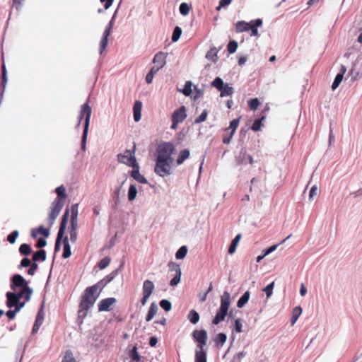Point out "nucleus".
<instances>
[{"label":"nucleus","mask_w":362,"mask_h":362,"mask_svg":"<svg viewBox=\"0 0 362 362\" xmlns=\"http://www.w3.org/2000/svg\"><path fill=\"white\" fill-rule=\"evenodd\" d=\"M175 148L173 143L163 141L160 143L156 150L155 173L164 177L171 173V168L174 164L173 155Z\"/></svg>","instance_id":"f257e3e1"},{"label":"nucleus","mask_w":362,"mask_h":362,"mask_svg":"<svg viewBox=\"0 0 362 362\" xmlns=\"http://www.w3.org/2000/svg\"><path fill=\"white\" fill-rule=\"evenodd\" d=\"M192 337L198 342L195 349L194 362H207V354L204 349L207 340L206 331L196 329L193 332Z\"/></svg>","instance_id":"f03ea898"},{"label":"nucleus","mask_w":362,"mask_h":362,"mask_svg":"<svg viewBox=\"0 0 362 362\" xmlns=\"http://www.w3.org/2000/svg\"><path fill=\"white\" fill-rule=\"evenodd\" d=\"M230 304V296L227 291H225L221 296V306L219 310L216 314V316L212 320L214 325H218L221 322L225 320L228 315V309Z\"/></svg>","instance_id":"7ed1b4c3"},{"label":"nucleus","mask_w":362,"mask_h":362,"mask_svg":"<svg viewBox=\"0 0 362 362\" xmlns=\"http://www.w3.org/2000/svg\"><path fill=\"white\" fill-rule=\"evenodd\" d=\"M98 290L97 286H91L86 290L83 299L81 303V310H88L94 304L98 296Z\"/></svg>","instance_id":"20e7f679"},{"label":"nucleus","mask_w":362,"mask_h":362,"mask_svg":"<svg viewBox=\"0 0 362 362\" xmlns=\"http://www.w3.org/2000/svg\"><path fill=\"white\" fill-rule=\"evenodd\" d=\"M11 288L13 291H16V289L26 291V300H30L33 290L28 286L27 281L21 275L16 274L13 276Z\"/></svg>","instance_id":"39448f33"},{"label":"nucleus","mask_w":362,"mask_h":362,"mask_svg":"<svg viewBox=\"0 0 362 362\" xmlns=\"http://www.w3.org/2000/svg\"><path fill=\"white\" fill-rule=\"evenodd\" d=\"M136 146H133L132 150H126L117 156L118 161L127 166L134 168L136 165V158L134 156V149Z\"/></svg>","instance_id":"423d86ee"},{"label":"nucleus","mask_w":362,"mask_h":362,"mask_svg":"<svg viewBox=\"0 0 362 362\" xmlns=\"http://www.w3.org/2000/svg\"><path fill=\"white\" fill-rule=\"evenodd\" d=\"M187 117L186 108L185 106H181L180 108L175 110L171 116L172 124L170 128L176 130L177 124L182 122Z\"/></svg>","instance_id":"0eeeda50"},{"label":"nucleus","mask_w":362,"mask_h":362,"mask_svg":"<svg viewBox=\"0 0 362 362\" xmlns=\"http://www.w3.org/2000/svg\"><path fill=\"white\" fill-rule=\"evenodd\" d=\"M240 117L236 119H233L230 122V126L228 128H226L224 130V134L223 135V142L225 144H228L235 134L237 128L238 127L240 123Z\"/></svg>","instance_id":"6e6552de"},{"label":"nucleus","mask_w":362,"mask_h":362,"mask_svg":"<svg viewBox=\"0 0 362 362\" xmlns=\"http://www.w3.org/2000/svg\"><path fill=\"white\" fill-rule=\"evenodd\" d=\"M64 204V200L57 197L52 204L51 212L49 217V224L52 226L59 214L60 213Z\"/></svg>","instance_id":"1a4fd4ad"},{"label":"nucleus","mask_w":362,"mask_h":362,"mask_svg":"<svg viewBox=\"0 0 362 362\" xmlns=\"http://www.w3.org/2000/svg\"><path fill=\"white\" fill-rule=\"evenodd\" d=\"M166 57L167 54L163 52H159L155 54L153 59V66L151 69H155L156 71H158L160 69H162L166 64Z\"/></svg>","instance_id":"9d476101"},{"label":"nucleus","mask_w":362,"mask_h":362,"mask_svg":"<svg viewBox=\"0 0 362 362\" xmlns=\"http://www.w3.org/2000/svg\"><path fill=\"white\" fill-rule=\"evenodd\" d=\"M168 267L171 272H175V276L170 280V285L172 286H175L178 284L180 281L181 277V269L178 264L175 262H170L168 264Z\"/></svg>","instance_id":"9b49d317"},{"label":"nucleus","mask_w":362,"mask_h":362,"mask_svg":"<svg viewBox=\"0 0 362 362\" xmlns=\"http://www.w3.org/2000/svg\"><path fill=\"white\" fill-rule=\"evenodd\" d=\"M91 112H92L91 107L87 103L83 104L82 105L81 112L79 115L78 124H80L81 119L83 117H85L84 129H88Z\"/></svg>","instance_id":"f8f14e48"},{"label":"nucleus","mask_w":362,"mask_h":362,"mask_svg":"<svg viewBox=\"0 0 362 362\" xmlns=\"http://www.w3.org/2000/svg\"><path fill=\"white\" fill-rule=\"evenodd\" d=\"M154 289L153 283L151 281L146 280L144 283L143 286V298L141 300L142 305H145L148 298L151 295Z\"/></svg>","instance_id":"ddd939ff"},{"label":"nucleus","mask_w":362,"mask_h":362,"mask_svg":"<svg viewBox=\"0 0 362 362\" xmlns=\"http://www.w3.org/2000/svg\"><path fill=\"white\" fill-rule=\"evenodd\" d=\"M113 19H114V17L112 18V21L110 22L109 25L107 26L106 29L105 30V31L103 33V39H102V40L100 42V54H102L103 52V51L105 49V48L107 47L108 37L110 34V30L112 27Z\"/></svg>","instance_id":"4468645a"},{"label":"nucleus","mask_w":362,"mask_h":362,"mask_svg":"<svg viewBox=\"0 0 362 362\" xmlns=\"http://www.w3.org/2000/svg\"><path fill=\"white\" fill-rule=\"evenodd\" d=\"M236 163L237 165H246L247 163L250 164H253L254 160L252 156L247 153L245 151H240L239 155L236 157Z\"/></svg>","instance_id":"2eb2a0df"},{"label":"nucleus","mask_w":362,"mask_h":362,"mask_svg":"<svg viewBox=\"0 0 362 362\" xmlns=\"http://www.w3.org/2000/svg\"><path fill=\"white\" fill-rule=\"evenodd\" d=\"M117 302L115 298H107L102 300L99 303L100 311H110L112 305Z\"/></svg>","instance_id":"dca6fc26"},{"label":"nucleus","mask_w":362,"mask_h":362,"mask_svg":"<svg viewBox=\"0 0 362 362\" xmlns=\"http://www.w3.org/2000/svg\"><path fill=\"white\" fill-rule=\"evenodd\" d=\"M68 216H69V211L67 210L64 216H63V219H62V223H61V226H60V228H59V233H58V235H57V241H56V250L58 249L59 247V243H60V240L64 233V231H65V228H66V223H67V221H68Z\"/></svg>","instance_id":"f3484780"},{"label":"nucleus","mask_w":362,"mask_h":362,"mask_svg":"<svg viewBox=\"0 0 362 362\" xmlns=\"http://www.w3.org/2000/svg\"><path fill=\"white\" fill-rule=\"evenodd\" d=\"M262 19H257L255 21H252L250 22V30H251V36H258V30L257 27L261 26L262 25Z\"/></svg>","instance_id":"a211bd4d"},{"label":"nucleus","mask_w":362,"mask_h":362,"mask_svg":"<svg viewBox=\"0 0 362 362\" xmlns=\"http://www.w3.org/2000/svg\"><path fill=\"white\" fill-rule=\"evenodd\" d=\"M6 298V305L8 308H13L14 306H16L19 302L16 295H14L12 292H7Z\"/></svg>","instance_id":"6ab92c4d"},{"label":"nucleus","mask_w":362,"mask_h":362,"mask_svg":"<svg viewBox=\"0 0 362 362\" xmlns=\"http://www.w3.org/2000/svg\"><path fill=\"white\" fill-rule=\"evenodd\" d=\"M250 23H246L245 21H238L235 24V30L237 33H243L248 31L250 30Z\"/></svg>","instance_id":"aec40b11"},{"label":"nucleus","mask_w":362,"mask_h":362,"mask_svg":"<svg viewBox=\"0 0 362 362\" xmlns=\"http://www.w3.org/2000/svg\"><path fill=\"white\" fill-rule=\"evenodd\" d=\"M189 151L188 149L181 151L176 160L177 164L181 165L187 158H189Z\"/></svg>","instance_id":"412c9836"},{"label":"nucleus","mask_w":362,"mask_h":362,"mask_svg":"<svg viewBox=\"0 0 362 362\" xmlns=\"http://www.w3.org/2000/svg\"><path fill=\"white\" fill-rule=\"evenodd\" d=\"M63 257L66 259L71 255V247L69 243L68 238L66 237L64 240V248H63Z\"/></svg>","instance_id":"4be33fe9"},{"label":"nucleus","mask_w":362,"mask_h":362,"mask_svg":"<svg viewBox=\"0 0 362 362\" xmlns=\"http://www.w3.org/2000/svg\"><path fill=\"white\" fill-rule=\"evenodd\" d=\"M241 238V235L238 234L237 235L235 238L232 240V243L229 247L228 249V253L229 254H233L236 250L237 245Z\"/></svg>","instance_id":"5701e85b"},{"label":"nucleus","mask_w":362,"mask_h":362,"mask_svg":"<svg viewBox=\"0 0 362 362\" xmlns=\"http://www.w3.org/2000/svg\"><path fill=\"white\" fill-rule=\"evenodd\" d=\"M250 292L246 291L238 300L237 306L238 308H243L249 300Z\"/></svg>","instance_id":"b1692460"},{"label":"nucleus","mask_w":362,"mask_h":362,"mask_svg":"<svg viewBox=\"0 0 362 362\" xmlns=\"http://www.w3.org/2000/svg\"><path fill=\"white\" fill-rule=\"evenodd\" d=\"M158 306L156 305V304L154 303H151L148 314L146 315V321H150L156 314Z\"/></svg>","instance_id":"393cba45"},{"label":"nucleus","mask_w":362,"mask_h":362,"mask_svg":"<svg viewBox=\"0 0 362 362\" xmlns=\"http://www.w3.org/2000/svg\"><path fill=\"white\" fill-rule=\"evenodd\" d=\"M226 339H227V337H226V334L219 333L216 336V337L214 339V341H215L216 345L219 346H222L226 341Z\"/></svg>","instance_id":"a878e982"},{"label":"nucleus","mask_w":362,"mask_h":362,"mask_svg":"<svg viewBox=\"0 0 362 362\" xmlns=\"http://www.w3.org/2000/svg\"><path fill=\"white\" fill-rule=\"evenodd\" d=\"M188 320L192 323V324H196L199 322V313L194 310H192L189 314H188Z\"/></svg>","instance_id":"bb28decb"},{"label":"nucleus","mask_w":362,"mask_h":362,"mask_svg":"<svg viewBox=\"0 0 362 362\" xmlns=\"http://www.w3.org/2000/svg\"><path fill=\"white\" fill-rule=\"evenodd\" d=\"M302 313V308L300 306L296 307L293 310L292 317L291 320V325H294Z\"/></svg>","instance_id":"cd10ccee"},{"label":"nucleus","mask_w":362,"mask_h":362,"mask_svg":"<svg viewBox=\"0 0 362 362\" xmlns=\"http://www.w3.org/2000/svg\"><path fill=\"white\" fill-rule=\"evenodd\" d=\"M221 97L231 95L233 93V88L229 86L228 84L223 86V88L220 90Z\"/></svg>","instance_id":"c85d7f7f"},{"label":"nucleus","mask_w":362,"mask_h":362,"mask_svg":"<svg viewBox=\"0 0 362 362\" xmlns=\"http://www.w3.org/2000/svg\"><path fill=\"white\" fill-rule=\"evenodd\" d=\"M187 253V247L183 245L179 248L175 254V257L177 259H182L185 257Z\"/></svg>","instance_id":"c756f323"},{"label":"nucleus","mask_w":362,"mask_h":362,"mask_svg":"<svg viewBox=\"0 0 362 362\" xmlns=\"http://www.w3.org/2000/svg\"><path fill=\"white\" fill-rule=\"evenodd\" d=\"M264 119H265V116H262L261 118L255 119V122H253L252 127H251V129L253 132H258L259 130H260L261 127H262V122Z\"/></svg>","instance_id":"7c9ffc66"},{"label":"nucleus","mask_w":362,"mask_h":362,"mask_svg":"<svg viewBox=\"0 0 362 362\" xmlns=\"http://www.w3.org/2000/svg\"><path fill=\"white\" fill-rule=\"evenodd\" d=\"M46 259V254L45 250H39L33 255V260L35 262L41 260L45 261Z\"/></svg>","instance_id":"2f4dec72"},{"label":"nucleus","mask_w":362,"mask_h":362,"mask_svg":"<svg viewBox=\"0 0 362 362\" xmlns=\"http://www.w3.org/2000/svg\"><path fill=\"white\" fill-rule=\"evenodd\" d=\"M206 57L209 59L212 60L213 62H216L217 60V50L216 48H211L206 53Z\"/></svg>","instance_id":"473e14b6"},{"label":"nucleus","mask_w":362,"mask_h":362,"mask_svg":"<svg viewBox=\"0 0 362 362\" xmlns=\"http://www.w3.org/2000/svg\"><path fill=\"white\" fill-rule=\"evenodd\" d=\"M62 362H76V360L74 356V354L71 351H68L65 352Z\"/></svg>","instance_id":"72a5a7b5"},{"label":"nucleus","mask_w":362,"mask_h":362,"mask_svg":"<svg viewBox=\"0 0 362 362\" xmlns=\"http://www.w3.org/2000/svg\"><path fill=\"white\" fill-rule=\"evenodd\" d=\"M238 48V42L235 40L229 42L227 46V50L230 54L235 53Z\"/></svg>","instance_id":"f704fd0d"},{"label":"nucleus","mask_w":362,"mask_h":362,"mask_svg":"<svg viewBox=\"0 0 362 362\" xmlns=\"http://www.w3.org/2000/svg\"><path fill=\"white\" fill-rule=\"evenodd\" d=\"M190 11V7L187 3H182L180 5V12L183 16H187Z\"/></svg>","instance_id":"c9c22d12"},{"label":"nucleus","mask_w":362,"mask_h":362,"mask_svg":"<svg viewBox=\"0 0 362 362\" xmlns=\"http://www.w3.org/2000/svg\"><path fill=\"white\" fill-rule=\"evenodd\" d=\"M181 34H182L181 28L178 26H176L173 33L172 40L173 42L177 41L179 40Z\"/></svg>","instance_id":"e433bc0d"},{"label":"nucleus","mask_w":362,"mask_h":362,"mask_svg":"<svg viewBox=\"0 0 362 362\" xmlns=\"http://www.w3.org/2000/svg\"><path fill=\"white\" fill-rule=\"evenodd\" d=\"M248 105L252 110H255L259 105V101L257 98L250 99L248 101Z\"/></svg>","instance_id":"4c0bfd02"},{"label":"nucleus","mask_w":362,"mask_h":362,"mask_svg":"<svg viewBox=\"0 0 362 362\" xmlns=\"http://www.w3.org/2000/svg\"><path fill=\"white\" fill-rule=\"evenodd\" d=\"M183 94L186 96H189L192 93V83L190 81H187L185 84V87L182 91Z\"/></svg>","instance_id":"58836bf2"},{"label":"nucleus","mask_w":362,"mask_h":362,"mask_svg":"<svg viewBox=\"0 0 362 362\" xmlns=\"http://www.w3.org/2000/svg\"><path fill=\"white\" fill-rule=\"evenodd\" d=\"M212 85L213 86L216 87L218 90H221V88H223L224 86L223 80L219 77H217L214 80V81L212 82Z\"/></svg>","instance_id":"ea45409f"},{"label":"nucleus","mask_w":362,"mask_h":362,"mask_svg":"<svg viewBox=\"0 0 362 362\" xmlns=\"http://www.w3.org/2000/svg\"><path fill=\"white\" fill-rule=\"evenodd\" d=\"M207 115H208V111L206 110H204L202 114L195 119L194 120V123L195 124H199V123H201L202 122H204L207 117Z\"/></svg>","instance_id":"a19ab883"},{"label":"nucleus","mask_w":362,"mask_h":362,"mask_svg":"<svg viewBox=\"0 0 362 362\" xmlns=\"http://www.w3.org/2000/svg\"><path fill=\"white\" fill-rule=\"evenodd\" d=\"M160 305L165 311H170L172 308L170 302L165 299L160 300Z\"/></svg>","instance_id":"79ce46f5"},{"label":"nucleus","mask_w":362,"mask_h":362,"mask_svg":"<svg viewBox=\"0 0 362 362\" xmlns=\"http://www.w3.org/2000/svg\"><path fill=\"white\" fill-rule=\"evenodd\" d=\"M136 197V187L134 185H132L129 187L128 192V199L129 201H133Z\"/></svg>","instance_id":"37998d69"},{"label":"nucleus","mask_w":362,"mask_h":362,"mask_svg":"<svg viewBox=\"0 0 362 362\" xmlns=\"http://www.w3.org/2000/svg\"><path fill=\"white\" fill-rule=\"evenodd\" d=\"M19 251L23 255H28L31 252L30 247L28 244H22L20 246Z\"/></svg>","instance_id":"c03bdc74"},{"label":"nucleus","mask_w":362,"mask_h":362,"mask_svg":"<svg viewBox=\"0 0 362 362\" xmlns=\"http://www.w3.org/2000/svg\"><path fill=\"white\" fill-rule=\"evenodd\" d=\"M343 77L341 74H337L334 78V81L332 85V88L333 90H335L339 86V84L341 83L342 79H343Z\"/></svg>","instance_id":"a18cd8bd"},{"label":"nucleus","mask_w":362,"mask_h":362,"mask_svg":"<svg viewBox=\"0 0 362 362\" xmlns=\"http://www.w3.org/2000/svg\"><path fill=\"white\" fill-rule=\"evenodd\" d=\"M110 263V259L109 257H105L100 261L98 267L100 269H105Z\"/></svg>","instance_id":"49530a36"},{"label":"nucleus","mask_w":362,"mask_h":362,"mask_svg":"<svg viewBox=\"0 0 362 362\" xmlns=\"http://www.w3.org/2000/svg\"><path fill=\"white\" fill-rule=\"evenodd\" d=\"M18 235H19L18 231L14 230L12 233H11L10 235H8V237H7L8 241L11 244L15 243Z\"/></svg>","instance_id":"de8ad7c7"},{"label":"nucleus","mask_w":362,"mask_h":362,"mask_svg":"<svg viewBox=\"0 0 362 362\" xmlns=\"http://www.w3.org/2000/svg\"><path fill=\"white\" fill-rule=\"evenodd\" d=\"M12 293L16 295L18 300H20L24 295L26 298V291L23 289H16V291H13Z\"/></svg>","instance_id":"09e8293b"},{"label":"nucleus","mask_w":362,"mask_h":362,"mask_svg":"<svg viewBox=\"0 0 362 362\" xmlns=\"http://www.w3.org/2000/svg\"><path fill=\"white\" fill-rule=\"evenodd\" d=\"M158 71H156V69H151L149 73L146 76V81L147 83H151L152 82L154 75Z\"/></svg>","instance_id":"8fccbe9b"},{"label":"nucleus","mask_w":362,"mask_h":362,"mask_svg":"<svg viewBox=\"0 0 362 362\" xmlns=\"http://www.w3.org/2000/svg\"><path fill=\"white\" fill-rule=\"evenodd\" d=\"M274 286V282H272V283L269 284V285H267L263 289V291L266 293L267 297H269L272 296Z\"/></svg>","instance_id":"3c124183"},{"label":"nucleus","mask_w":362,"mask_h":362,"mask_svg":"<svg viewBox=\"0 0 362 362\" xmlns=\"http://www.w3.org/2000/svg\"><path fill=\"white\" fill-rule=\"evenodd\" d=\"M56 193L59 197H61V199L64 198L66 196V189L63 186H59L55 189Z\"/></svg>","instance_id":"603ef678"},{"label":"nucleus","mask_w":362,"mask_h":362,"mask_svg":"<svg viewBox=\"0 0 362 362\" xmlns=\"http://www.w3.org/2000/svg\"><path fill=\"white\" fill-rule=\"evenodd\" d=\"M77 216H78V211H76L75 214L71 215V229L76 230V228H77Z\"/></svg>","instance_id":"864d4df0"},{"label":"nucleus","mask_w":362,"mask_h":362,"mask_svg":"<svg viewBox=\"0 0 362 362\" xmlns=\"http://www.w3.org/2000/svg\"><path fill=\"white\" fill-rule=\"evenodd\" d=\"M88 129H84L82 136V145L81 148L83 150L86 149V141H87V136H88Z\"/></svg>","instance_id":"5fc2aeb1"},{"label":"nucleus","mask_w":362,"mask_h":362,"mask_svg":"<svg viewBox=\"0 0 362 362\" xmlns=\"http://www.w3.org/2000/svg\"><path fill=\"white\" fill-rule=\"evenodd\" d=\"M235 330L238 333H240L243 332L242 330V323L240 319H236L235 320Z\"/></svg>","instance_id":"6e6d98bb"},{"label":"nucleus","mask_w":362,"mask_h":362,"mask_svg":"<svg viewBox=\"0 0 362 362\" xmlns=\"http://www.w3.org/2000/svg\"><path fill=\"white\" fill-rule=\"evenodd\" d=\"M317 194V187L316 185H314L311 187L310 192H309V199L311 200L314 198L315 196H316Z\"/></svg>","instance_id":"4d7b16f0"},{"label":"nucleus","mask_w":362,"mask_h":362,"mask_svg":"<svg viewBox=\"0 0 362 362\" xmlns=\"http://www.w3.org/2000/svg\"><path fill=\"white\" fill-rule=\"evenodd\" d=\"M37 231L39 233L42 234L45 237H48L49 235V229L44 228L42 226H40L37 228Z\"/></svg>","instance_id":"13d9d810"},{"label":"nucleus","mask_w":362,"mask_h":362,"mask_svg":"<svg viewBox=\"0 0 362 362\" xmlns=\"http://www.w3.org/2000/svg\"><path fill=\"white\" fill-rule=\"evenodd\" d=\"M70 240L72 243H75L77 240V233L76 230L71 229L70 232Z\"/></svg>","instance_id":"bf43d9fd"},{"label":"nucleus","mask_w":362,"mask_h":362,"mask_svg":"<svg viewBox=\"0 0 362 362\" xmlns=\"http://www.w3.org/2000/svg\"><path fill=\"white\" fill-rule=\"evenodd\" d=\"M42 324V322H41L40 320H35V322L33 328V334L36 333L38 331V329Z\"/></svg>","instance_id":"052dcab7"},{"label":"nucleus","mask_w":362,"mask_h":362,"mask_svg":"<svg viewBox=\"0 0 362 362\" xmlns=\"http://www.w3.org/2000/svg\"><path fill=\"white\" fill-rule=\"evenodd\" d=\"M142 108V103L137 100V122L141 119V111Z\"/></svg>","instance_id":"680f3d73"},{"label":"nucleus","mask_w":362,"mask_h":362,"mask_svg":"<svg viewBox=\"0 0 362 362\" xmlns=\"http://www.w3.org/2000/svg\"><path fill=\"white\" fill-rule=\"evenodd\" d=\"M232 0H221L219 2V6L217 9H220L221 7H225L229 5L231 3Z\"/></svg>","instance_id":"e2e57ef3"},{"label":"nucleus","mask_w":362,"mask_h":362,"mask_svg":"<svg viewBox=\"0 0 362 362\" xmlns=\"http://www.w3.org/2000/svg\"><path fill=\"white\" fill-rule=\"evenodd\" d=\"M18 313V311H16V309L13 310H8L7 313H6V315L7 317L9 318V319H13L15 317L16 313Z\"/></svg>","instance_id":"0e129e2a"},{"label":"nucleus","mask_w":362,"mask_h":362,"mask_svg":"<svg viewBox=\"0 0 362 362\" xmlns=\"http://www.w3.org/2000/svg\"><path fill=\"white\" fill-rule=\"evenodd\" d=\"M47 245V241L43 238H40L37 241V246L38 247H43Z\"/></svg>","instance_id":"69168bd1"},{"label":"nucleus","mask_w":362,"mask_h":362,"mask_svg":"<svg viewBox=\"0 0 362 362\" xmlns=\"http://www.w3.org/2000/svg\"><path fill=\"white\" fill-rule=\"evenodd\" d=\"M30 264H31V262H30V260L29 259H28V258H24V259H22V261H21V265H22V267H27L30 266Z\"/></svg>","instance_id":"338daca9"},{"label":"nucleus","mask_w":362,"mask_h":362,"mask_svg":"<svg viewBox=\"0 0 362 362\" xmlns=\"http://www.w3.org/2000/svg\"><path fill=\"white\" fill-rule=\"evenodd\" d=\"M37 268V264L34 263L31 265V267L28 270V274L30 275H33Z\"/></svg>","instance_id":"774afa93"}]
</instances>
